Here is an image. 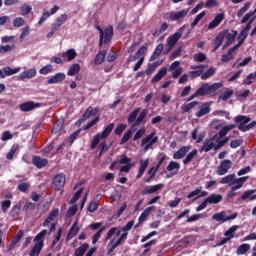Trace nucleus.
Instances as JSON below:
<instances>
[{"instance_id": "nucleus-1", "label": "nucleus", "mask_w": 256, "mask_h": 256, "mask_svg": "<svg viewBox=\"0 0 256 256\" xmlns=\"http://www.w3.org/2000/svg\"><path fill=\"white\" fill-rule=\"evenodd\" d=\"M223 87V82H215L213 84L209 83H203L201 87L196 91L194 94H192L187 101H193V99L197 97H206V95H213L219 91Z\"/></svg>"}, {"instance_id": "nucleus-2", "label": "nucleus", "mask_w": 256, "mask_h": 256, "mask_svg": "<svg viewBox=\"0 0 256 256\" xmlns=\"http://www.w3.org/2000/svg\"><path fill=\"white\" fill-rule=\"evenodd\" d=\"M47 235V230L44 229L39 232L34 238V246L29 251V256H39L41 255V251H43V247H45V236Z\"/></svg>"}, {"instance_id": "nucleus-3", "label": "nucleus", "mask_w": 256, "mask_h": 256, "mask_svg": "<svg viewBox=\"0 0 256 256\" xmlns=\"http://www.w3.org/2000/svg\"><path fill=\"white\" fill-rule=\"evenodd\" d=\"M113 129H115V123H110L102 132L97 133L91 142V149H96L101 139H107L113 132Z\"/></svg>"}, {"instance_id": "nucleus-4", "label": "nucleus", "mask_w": 256, "mask_h": 256, "mask_svg": "<svg viewBox=\"0 0 256 256\" xmlns=\"http://www.w3.org/2000/svg\"><path fill=\"white\" fill-rule=\"evenodd\" d=\"M218 142H217V134L213 135L209 139H206L200 149V153H209L212 149L214 151H219V148H217Z\"/></svg>"}, {"instance_id": "nucleus-5", "label": "nucleus", "mask_w": 256, "mask_h": 256, "mask_svg": "<svg viewBox=\"0 0 256 256\" xmlns=\"http://www.w3.org/2000/svg\"><path fill=\"white\" fill-rule=\"evenodd\" d=\"M183 29H185V26H182L178 32L170 35L167 40V46H168V50L167 53H169V51L173 50V47H175V45H177V43L179 42V39H181V37H183Z\"/></svg>"}, {"instance_id": "nucleus-6", "label": "nucleus", "mask_w": 256, "mask_h": 256, "mask_svg": "<svg viewBox=\"0 0 256 256\" xmlns=\"http://www.w3.org/2000/svg\"><path fill=\"white\" fill-rule=\"evenodd\" d=\"M67 181V175L64 173H58L54 176L52 180V187L56 191H61L65 187Z\"/></svg>"}, {"instance_id": "nucleus-7", "label": "nucleus", "mask_w": 256, "mask_h": 256, "mask_svg": "<svg viewBox=\"0 0 256 256\" xmlns=\"http://www.w3.org/2000/svg\"><path fill=\"white\" fill-rule=\"evenodd\" d=\"M112 39H113V26H108L106 29L103 30L102 36L100 34L99 47H103V45H108V43H111Z\"/></svg>"}, {"instance_id": "nucleus-8", "label": "nucleus", "mask_w": 256, "mask_h": 256, "mask_svg": "<svg viewBox=\"0 0 256 256\" xmlns=\"http://www.w3.org/2000/svg\"><path fill=\"white\" fill-rule=\"evenodd\" d=\"M159 141V137L155 136V131L151 132L148 136H146L141 141V146L144 147V150L149 151L155 143Z\"/></svg>"}, {"instance_id": "nucleus-9", "label": "nucleus", "mask_w": 256, "mask_h": 256, "mask_svg": "<svg viewBox=\"0 0 256 256\" xmlns=\"http://www.w3.org/2000/svg\"><path fill=\"white\" fill-rule=\"evenodd\" d=\"M234 121L238 125L239 131H242V133H246L247 123L251 121V117L245 115H238L234 118Z\"/></svg>"}, {"instance_id": "nucleus-10", "label": "nucleus", "mask_w": 256, "mask_h": 256, "mask_svg": "<svg viewBox=\"0 0 256 256\" xmlns=\"http://www.w3.org/2000/svg\"><path fill=\"white\" fill-rule=\"evenodd\" d=\"M233 166V162L231 160H223L220 162V165L218 166L216 173L217 175L223 176L226 175V173H229V169Z\"/></svg>"}, {"instance_id": "nucleus-11", "label": "nucleus", "mask_w": 256, "mask_h": 256, "mask_svg": "<svg viewBox=\"0 0 256 256\" xmlns=\"http://www.w3.org/2000/svg\"><path fill=\"white\" fill-rule=\"evenodd\" d=\"M209 65L201 64V65H196V66H191L190 69L193 71L189 72V75L192 79H197V77H201L203 75L205 69H207Z\"/></svg>"}, {"instance_id": "nucleus-12", "label": "nucleus", "mask_w": 256, "mask_h": 256, "mask_svg": "<svg viewBox=\"0 0 256 256\" xmlns=\"http://www.w3.org/2000/svg\"><path fill=\"white\" fill-rule=\"evenodd\" d=\"M39 107H41V103H35L33 101H28L19 105L20 111H23L24 113H29V111L39 109Z\"/></svg>"}, {"instance_id": "nucleus-13", "label": "nucleus", "mask_w": 256, "mask_h": 256, "mask_svg": "<svg viewBox=\"0 0 256 256\" xmlns=\"http://www.w3.org/2000/svg\"><path fill=\"white\" fill-rule=\"evenodd\" d=\"M225 20V12H221L217 14L214 19L208 24V29L211 31L212 29H217L218 25H221Z\"/></svg>"}, {"instance_id": "nucleus-14", "label": "nucleus", "mask_w": 256, "mask_h": 256, "mask_svg": "<svg viewBox=\"0 0 256 256\" xmlns=\"http://www.w3.org/2000/svg\"><path fill=\"white\" fill-rule=\"evenodd\" d=\"M187 13H189V11L186 9H182L177 12L172 11L170 12V21H183L185 17H187Z\"/></svg>"}, {"instance_id": "nucleus-15", "label": "nucleus", "mask_w": 256, "mask_h": 256, "mask_svg": "<svg viewBox=\"0 0 256 256\" xmlns=\"http://www.w3.org/2000/svg\"><path fill=\"white\" fill-rule=\"evenodd\" d=\"M97 113H99V107L93 108L92 106H89L83 114L82 118L79 120L80 123H85L86 119H89V117H95Z\"/></svg>"}, {"instance_id": "nucleus-16", "label": "nucleus", "mask_w": 256, "mask_h": 256, "mask_svg": "<svg viewBox=\"0 0 256 256\" xmlns=\"http://www.w3.org/2000/svg\"><path fill=\"white\" fill-rule=\"evenodd\" d=\"M165 187V184H156L153 186H146L142 190V195H153V193H157V191H161Z\"/></svg>"}, {"instance_id": "nucleus-17", "label": "nucleus", "mask_w": 256, "mask_h": 256, "mask_svg": "<svg viewBox=\"0 0 256 256\" xmlns=\"http://www.w3.org/2000/svg\"><path fill=\"white\" fill-rule=\"evenodd\" d=\"M66 75L63 72H58L54 76H51L50 79H48L47 84L48 85H55L57 83H61L65 81Z\"/></svg>"}, {"instance_id": "nucleus-18", "label": "nucleus", "mask_w": 256, "mask_h": 256, "mask_svg": "<svg viewBox=\"0 0 256 256\" xmlns=\"http://www.w3.org/2000/svg\"><path fill=\"white\" fill-rule=\"evenodd\" d=\"M32 163L37 169H43V167H46V165L49 164V160L42 158L41 156H33Z\"/></svg>"}, {"instance_id": "nucleus-19", "label": "nucleus", "mask_w": 256, "mask_h": 256, "mask_svg": "<svg viewBox=\"0 0 256 256\" xmlns=\"http://www.w3.org/2000/svg\"><path fill=\"white\" fill-rule=\"evenodd\" d=\"M249 179V176H244L240 178H234L232 182V191H239L243 185H245V182Z\"/></svg>"}, {"instance_id": "nucleus-20", "label": "nucleus", "mask_w": 256, "mask_h": 256, "mask_svg": "<svg viewBox=\"0 0 256 256\" xmlns=\"http://www.w3.org/2000/svg\"><path fill=\"white\" fill-rule=\"evenodd\" d=\"M223 201V195L213 193L206 198L208 205H217Z\"/></svg>"}, {"instance_id": "nucleus-21", "label": "nucleus", "mask_w": 256, "mask_h": 256, "mask_svg": "<svg viewBox=\"0 0 256 256\" xmlns=\"http://www.w3.org/2000/svg\"><path fill=\"white\" fill-rule=\"evenodd\" d=\"M167 67H162L159 69V71L154 75V77L151 79V83H158V81H161L163 77L167 75Z\"/></svg>"}, {"instance_id": "nucleus-22", "label": "nucleus", "mask_w": 256, "mask_h": 256, "mask_svg": "<svg viewBox=\"0 0 256 256\" xmlns=\"http://www.w3.org/2000/svg\"><path fill=\"white\" fill-rule=\"evenodd\" d=\"M167 67H162L159 69V71L154 75V77L151 79V83H158V81H161L163 77L167 75Z\"/></svg>"}, {"instance_id": "nucleus-23", "label": "nucleus", "mask_w": 256, "mask_h": 256, "mask_svg": "<svg viewBox=\"0 0 256 256\" xmlns=\"http://www.w3.org/2000/svg\"><path fill=\"white\" fill-rule=\"evenodd\" d=\"M191 151V146H182L178 151L173 154V159H183L187 152Z\"/></svg>"}, {"instance_id": "nucleus-24", "label": "nucleus", "mask_w": 256, "mask_h": 256, "mask_svg": "<svg viewBox=\"0 0 256 256\" xmlns=\"http://www.w3.org/2000/svg\"><path fill=\"white\" fill-rule=\"evenodd\" d=\"M23 235H25V232L23 230H19L17 235L12 239L10 245L8 246V251H12V249H15V245L23 239Z\"/></svg>"}, {"instance_id": "nucleus-25", "label": "nucleus", "mask_w": 256, "mask_h": 256, "mask_svg": "<svg viewBox=\"0 0 256 256\" xmlns=\"http://www.w3.org/2000/svg\"><path fill=\"white\" fill-rule=\"evenodd\" d=\"M77 225H79V222L75 221L71 226V228L69 229V232L66 237V241H71V239H73V237H75V235L79 233V227Z\"/></svg>"}, {"instance_id": "nucleus-26", "label": "nucleus", "mask_w": 256, "mask_h": 256, "mask_svg": "<svg viewBox=\"0 0 256 256\" xmlns=\"http://www.w3.org/2000/svg\"><path fill=\"white\" fill-rule=\"evenodd\" d=\"M58 215H59V210H58V208H56L44 220L43 227H49V225L51 224V221H55V219H57Z\"/></svg>"}, {"instance_id": "nucleus-27", "label": "nucleus", "mask_w": 256, "mask_h": 256, "mask_svg": "<svg viewBox=\"0 0 256 256\" xmlns=\"http://www.w3.org/2000/svg\"><path fill=\"white\" fill-rule=\"evenodd\" d=\"M209 113H211V106H209L207 103H204L199 106V111L196 113V117L201 118Z\"/></svg>"}, {"instance_id": "nucleus-28", "label": "nucleus", "mask_w": 256, "mask_h": 256, "mask_svg": "<svg viewBox=\"0 0 256 256\" xmlns=\"http://www.w3.org/2000/svg\"><path fill=\"white\" fill-rule=\"evenodd\" d=\"M147 167H149V159L140 160V168L136 176V179H141V177H143L145 171H147Z\"/></svg>"}, {"instance_id": "nucleus-29", "label": "nucleus", "mask_w": 256, "mask_h": 256, "mask_svg": "<svg viewBox=\"0 0 256 256\" xmlns=\"http://www.w3.org/2000/svg\"><path fill=\"white\" fill-rule=\"evenodd\" d=\"M213 221H217L218 223H226L227 222V213L225 211H221L213 214Z\"/></svg>"}, {"instance_id": "nucleus-30", "label": "nucleus", "mask_w": 256, "mask_h": 256, "mask_svg": "<svg viewBox=\"0 0 256 256\" xmlns=\"http://www.w3.org/2000/svg\"><path fill=\"white\" fill-rule=\"evenodd\" d=\"M253 193H256V189H250L245 191L241 196V200L247 201V199H250V201H255L256 194L253 195Z\"/></svg>"}, {"instance_id": "nucleus-31", "label": "nucleus", "mask_w": 256, "mask_h": 256, "mask_svg": "<svg viewBox=\"0 0 256 256\" xmlns=\"http://www.w3.org/2000/svg\"><path fill=\"white\" fill-rule=\"evenodd\" d=\"M235 127H237L235 124H230L228 126H224L223 128H221V130L217 134L218 138L223 139V137H225L227 135V133H229V131H233V129H235Z\"/></svg>"}, {"instance_id": "nucleus-32", "label": "nucleus", "mask_w": 256, "mask_h": 256, "mask_svg": "<svg viewBox=\"0 0 256 256\" xmlns=\"http://www.w3.org/2000/svg\"><path fill=\"white\" fill-rule=\"evenodd\" d=\"M147 113H149V110L147 108L143 109L138 118L136 119L135 123L133 124V127L137 125H141V123H145V118L147 117Z\"/></svg>"}, {"instance_id": "nucleus-33", "label": "nucleus", "mask_w": 256, "mask_h": 256, "mask_svg": "<svg viewBox=\"0 0 256 256\" xmlns=\"http://www.w3.org/2000/svg\"><path fill=\"white\" fill-rule=\"evenodd\" d=\"M79 71H81V65H79L78 63H74L68 69L67 75L69 77H73V76L77 75V73H79Z\"/></svg>"}, {"instance_id": "nucleus-34", "label": "nucleus", "mask_w": 256, "mask_h": 256, "mask_svg": "<svg viewBox=\"0 0 256 256\" xmlns=\"http://www.w3.org/2000/svg\"><path fill=\"white\" fill-rule=\"evenodd\" d=\"M37 75L36 69H30L22 72L20 74V79H33Z\"/></svg>"}, {"instance_id": "nucleus-35", "label": "nucleus", "mask_w": 256, "mask_h": 256, "mask_svg": "<svg viewBox=\"0 0 256 256\" xmlns=\"http://www.w3.org/2000/svg\"><path fill=\"white\" fill-rule=\"evenodd\" d=\"M166 169L169 171V173H172V171H175L174 173H178L179 169H181V164L176 161H170Z\"/></svg>"}, {"instance_id": "nucleus-36", "label": "nucleus", "mask_w": 256, "mask_h": 256, "mask_svg": "<svg viewBox=\"0 0 256 256\" xmlns=\"http://www.w3.org/2000/svg\"><path fill=\"white\" fill-rule=\"evenodd\" d=\"M222 33L224 34V39H227L230 42H234L235 38L237 37V31L232 30V32L230 33L229 30L225 29L222 31Z\"/></svg>"}, {"instance_id": "nucleus-37", "label": "nucleus", "mask_w": 256, "mask_h": 256, "mask_svg": "<svg viewBox=\"0 0 256 256\" xmlns=\"http://www.w3.org/2000/svg\"><path fill=\"white\" fill-rule=\"evenodd\" d=\"M217 72V69L215 67H210L206 72L202 73L201 80L207 81L210 77H213L215 73Z\"/></svg>"}, {"instance_id": "nucleus-38", "label": "nucleus", "mask_w": 256, "mask_h": 256, "mask_svg": "<svg viewBox=\"0 0 256 256\" xmlns=\"http://www.w3.org/2000/svg\"><path fill=\"white\" fill-rule=\"evenodd\" d=\"M87 249H89V244L88 243L82 244L80 247H78L74 251V256H83V255H85V253H87Z\"/></svg>"}, {"instance_id": "nucleus-39", "label": "nucleus", "mask_w": 256, "mask_h": 256, "mask_svg": "<svg viewBox=\"0 0 256 256\" xmlns=\"http://www.w3.org/2000/svg\"><path fill=\"white\" fill-rule=\"evenodd\" d=\"M141 111V107H138L134 109L127 117L128 123H135L137 121V115H139V112Z\"/></svg>"}, {"instance_id": "nucleus-40", "label": "nucleus", "mask_w": 256, "mask_h": 256, "mask_svg": "<svg viewBox=\"0 0 256 256\" xmlns=\"http://www.w3.org/2000/svg\"><path fill=\"white\" fill-rule=\"evenodd\" d=\"M106 55H107L106 50H102L101 52H99L95 57L94 64L95 65H101L105 61V56Z\"/></svg>"}, {"instance_id": "nucleus-41", "label": "nucleus", "mask_w": 256, "mask_h": 256, "mask_svg": "<svg viewBox=\"0 0 256 256\" xmlns=\"http://www.w3.org/2000/svg\"><path fill=\"white\" fill-rule=\"evenodd\" d=\"M17 151H19V144L12 145L10 151L6 155V159H8V161H13V157H15Z\"/></svg>"}, {"instance_id": "nucleus-42", "label": "nucleus", "mask_w": 256, "mask_h": 256, "mask_svg": "<svg viewBox=\"0 0 256 256\" xmlns=\"http://www.w3.org/2000/svg\"><path fill=\"white\" fill-rule=\"evenodd\" d=\"M198 153L199 151H197V149L192 150L183 160V165H189V163L195 159V156L198 155Z\"/></svg>"}, {"instance_id": "nucleus-43", "label": "nucleus", "mask_w": 256, "mask_h": 256, "mask_svg": "<svg viewBox=\"0 0 256 256\" xmlns=\"http://www.w3.org/2000/svg\"><path fill=\"white\" fill-rule=\"evenodd\" d=\"M233 97V89L228 88L219 96V101H227Z\"/></svg>"}, {"instance_id": "nucleus-44", "label": "nucleus", "mask_w": 256, "mask_h": 256, "mask_svg": "<svg viewBox=\"0 0 256 256\" xmlns=\"http://www.w3.org/2000/svg\"><path fill=\"white\" fill-rule=\"evenodd\" d=\"M158 65H161V62H153L152 64H148L147 69L145 70L146 75H153L155 73V69H157Z\"/></svg>"}, {"instance_id": "nucleus-45", "label": "nucleus", "mask_w": 256, "mask_h": 256, "mask_svg": "<svg viewBox=\"0 0 256 256\" xmlns=\"http://www.w3.org/2000/svg\"><path fill=\"white\" fill-rule=\"evenodd\" d=\"M10 215L11 217H13V219H15V217H18L19 215H21V204L17 203L13 206V208L10 211Z\"/></svg>"}, {"instance_id": "nucleus-46", "label": "nucleus", "mask_w": 256, "mask_h": 256, "mask_svg": "<svg viewBox=\"0 0 256 256\" xmlns=\"http://www.w3.org/2000/svg\"><path fill=\"white\" fill-rule=\"evenodd\" d=\"M249 249H251V245L241 244L236 250V255H245Z\"/></svg>"}, {"instance_id": "nucleus-47", "label": "nucleus", "mask_w": 256, "mask_h": 256, "mask_svg": "<svg viewBox=\"0 0 256 256\" xmlns=\"http://www.w3.org/2000/svg\"><path fill=\"white\" fill-rule=\"evenodd\" d=\"M157 171H159L156 167H152L149 171H148V178H144V183H151V181H153V177H155L157 175Z\"/></svg>"}, {"instance_id": "nucleus-48", "label": "nucleus", "mask_w": 256, "mask_h": 256, "mask_svg": "<svg viewBox=\"0 0 256 256\" xmlns=\"http://www.w3.org/2000/svg\"><path fill=\"white\" fill-rule=\"evenodd\" d=\"M234 179H235V174H229V175L223 177L220 180V183H221V185H227V184L233 185Z\"/></svg>"}, {"instance_id": "nucleus-49", "label": "nucleus", "mask_w": 256, "mask_h": 256, "mask_svg": "<svg viewBox=\"0 0 256 256\" xmlns=\"http://www.w3.org/2000/svg\"><path fill=\"white\" fill-rule=\"evenodd\" d=\"M67 57V61H73V59H75V57H77V52L75 51V49H68L65 52V55L63 54L62 57Z\"/></svg>"}, {"instance_id": "nucleus-50", "label": "nucleus", "mask_w": 256, "mask_h": 256, "mask_svg": "<svg viewBox=\"0 0 256 256\" xmlns=\"http://www.w3.org/2000/svg\"><path fill=\"white\" fill-rule=\"evenodd\" d=\"M132 135H133V130H131V129L127 130L120 140V145H125V143H127V141H129V139H131Z\"/></svg>"}, {"instance_id": "nucleus-51", "label": "nucleus", "mask_w": 256, "mask_h": 256, "mask_svg": "<svg viewBox=\"0 0 256 256\" xmlns=\"http://www.w3.org/2000/svg\"><path fill=\"white\" fill-rule=\"evenodd\" d=\"M5 77H11V75H15L16 73H19V68H11V67H5L3 69Z\"/></svg>"}, {"instance_id": "nucleus-52", "label": "nucleus", "mask_w": 256, "mask_h": 256, "mask_svg": "<svg viewBox=\"0 0 256 256\" xmlns=\"http://www.w3.org/2000/svg\"><path fill=\"white\" fill-rule=\"evenodd\" d=\"M207 12L202 11L200 14L196 15L194 21L191 23V28L194 29V27H197L199 25V21L205 17Z\"/></svg>"}, {"instance_id": "nucleus-53", "label": "nucleus", "mask_w": 256, "mask_h": 256, "mask_svg": "<svg viewBox=\"0 0 256 256\" xmlns=\"http://www.w3.org/2000/svg\"><path fill=\"white\" fill-rule=\"evenodd\" d=\"M237 229H239V226H237V225L231 226V227L224 233L225 237H227L228 239H233V237H234V234H233V233H235V231H237Z\"/></svg>"}, {"instance_id": "nucleus-54", "label": "nucleus", "mask_w": 256, "mask_h": 256, "mask_svg": "<svg viewBox=\"0 0 256 256\" xmlns=\"http://www.w3.org/2000/svg\"><path fill=\"white\" fill-rule=\"evenodd\" d=\"M193 59L196 63H203V61H207V55H205L202 52H199L194 55Z\"/></svg>"}, {"instance_id": "nucleus-55", "label": "nucleus", "mask_w": 256, "mask_h": 256, "mask_svg": "<svg viewBox=\"0 0 256 256\" xmlns=\"http://www.w3.org/2000/svg\"><path fill=\"white\" fill-rule=\"evenodd\" d=\"M217 145H216V149H221V147H225L226 143H229V137H225L223 138H219V135L217 134Z\"/></svg>"}, {"instance_id": "nucleus-56", "label": "nucleus", "mask_w": 256, "mask_h": 256, "mask_svg": "<svg viewBox=\"0 0 256 256\" xmlns=\"http://www.w3.org/2000/svg\"><path fill=\"white\" fill-rule=\"evenodd\" d=\"M103 231H105V227H102L101 229H99V231H97L92 238V245H95L97 243V241H99V239H101V235H103Z\"/></svg>"}, {"instance_id": "nucleus-57", "label": "nucleus", "mask_w": 256, "mask_h": 256, "mask_svg": "<svg viewBox=\"0 0 256 256\" xmlns=\"http://www.w3.org/2000/svg\"><path fill=\"white\" fill-rule=\"evenodd\" d=\"M13 49H15V44L13 45H1L0 46V54L1 55H5V53H9V51H13Z\"/></svg>"}, {"instance_id": "nucleus-58", "label": "nucleus", "mask_w": 256, "mask_h": 256, "mask_svg": "<svg viewBox=\"0 0 256 256\" xmlns=\"http://www.w3.org/2000/svg\"><path fill=\"white\" fill-rule=\"evenodd\" d=\"M53 71V65L48 64L39 70L40 75H49Z\"/></svg>"}, {"instance_id": "nucleus-59", "label": "nucleus", "mask_w": 256, "mask_h": 256, "mask_svg": "<svg viewBox=\"0 0 256 256\" xmlns=\"http://www.w3.org/2000/svg\"><path fill=\"white\" fill-rule=\"evenodd\" d=\"M31 187V184H29L28 182H24V183H20L17 186L18 191H20L21 193H26Z\"/></svg>"}, {"instance_id": "nucleus-60", "label": "nucleus", "mask_w": 256, "mask_h": 256, "mask_svg": "<svg viewBox=\"0 0 256 256\" xmlns=\"http://www.w3.org/2000/svg\"><path fill=\"white\" fill-rule=\"evenodd\" d=\"M24 25H25V19L21 17H17L13 21V27H15L16 29H19V27H23Z\"/></svg>"}, {"instance_id": "nucleus-61", "label": "nucleus", "mask_w": 256, "mask_h": 256, "mask_svg": "<svg viewBox=\"0 0 256 256\" xmlns=\"http://www.w3.org/2000/svg\"><path fill=\"white\" fill-rule=\"evenodd\" d=\"M147 129L145 127L140 128L133 137V141H139L143 135H145Z\"/></svg>"}, {"instance_id": "nucleus-62", "label": "nucleus", "mask_w": 256, "mask_h": 256, "mask_svg": "<svg viewBox=\"0 0 256 256\" xmlns=\"http://www.w3.org/2000/svg\"><path fill=\"white\" fill-rule=\"evenodd\" d=\"M99 147H100L99 156L101 157V155H103L104 153H107V151H109L111 144L107 145V143L105 141H103L100 143Z\"/></svg>"}, {"instance_id": "nucleus-63", "label": "nucleus", "mask_w": 256, "mask_h": 256, "mask_svg": "<svg viewBox=\"0 0 256 256\" xmlns=\"http://www.w3.org/2000/svg\"><path fill=\"white\" fill-rule=\"evenodd\" d=\"M118 163L120 165H129V164H131V158L127 157V155H125V154H122L120 156V159L118 160Z\"/></svg>"}, {"instance_id": "nucleus-64", "label": "nucleus", "mask_w": 256, "mask_h": 256, "mask_svg": "<svg viewBox=\"0 0 256 256\" xmlns=\"http://www.w3.org/2000/svg\"><path fill=\"white\" fill-rule=\"evenodd\" d=\"M127 129V124H120L116 127L114 133L115 135L121 136L123 135V131Z\"/></svg>"}]
</instances>
